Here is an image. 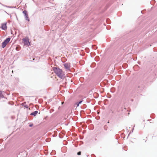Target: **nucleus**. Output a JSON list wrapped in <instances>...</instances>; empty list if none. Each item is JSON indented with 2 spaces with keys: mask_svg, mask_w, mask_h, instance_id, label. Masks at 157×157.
<instances>
[{
  "mask_svg": "<svg viewBox=\"0 0 157 157\" xmlns=\"http://www.w3.org/2000/svg\"><path fill=\"white\" fill-rule=\"evenodd\" d=\"M131 101H133V100L132 99H131Z\"/></svg>",
  "mask_w": 157,
  "mask_h": 157,
  "instance_id": "nucleus-25",
  "label": "nucleus"
},
{
  "mask_svg": "<svg viewBox=\"0 0 157 157\" xmlns=\"http://www.w3.org/2000/svg\"><path fill=\"white\" fill-rule=\"evenodd\" d=\"M134 92H133V91H132L131 93L130 94V97H132L134 96V95L133 94H132V93H133Z\"/></svg>",
  "mask_w": 157,
  "mask_h": 157,
  "instance_id": "nucleus-14",
  "label": "nucleus"
},
{
  "mask_svg": "<svg viewBox=\"0 0 157 157\" xmlns=\"http://www.w3.org/2000/svg\"><path fill=\"white\" fill-rule=\"evenodd\" d=\"M141 13H142V11H141Z\"/></svg>",
  "mask_w": 157,
  "mask_h": 157,
  "instance_id": "nucleus-29",
  "label": "nucleus"
},
{
  "mask_svg": "<svg viewBox=\"0 0 157 157\" xmlns=\"http://www.w3.org/2000/svg\"><path fill=\"white\" fill-rule=\"evenodd\" d=\"M155 115L154 114H152L151 115V118H154V116Z\"/></svg>",
  "mask_w": 157,
  "mask_h": 157,
  "instance_id": "nucleus-17",
  "label": "nucleus"
},
{
  "mask_svg": "<svg viewBox=\"0 0 157 157\" xmlns=\"http://www.w3.org/2000/svg\"><path fill=\"white\" fill-rule=\"evenodd\" d=\"M8 104H9V105H13V103L12 102V103H11L10 102H8Z\"/></svg>",
  "mask_w": 157,
  "mask_h": 157,
  "instance_id": "nucleus-18",
  "label": "nucleus"
},
{
  "mask_svg": "<svg viewBox=\"0 0 157 157\" xmlns=\"http://www.w3.org/2000/svg\"><path fill=\"white\" fill-rule=\"evenodd\" d=\"M81 151H79L77 153V154L78 155H81Z\"/></svg>",
  "mask_w": 157,
  "mask_h": 157,
  "instance_id": "nucleus-15",
  "label": "nucleus"
},
{
  "mask_svg": "<svg viewBox=\"0 0 157 157\" xmlns=\"http://www.w3.org/2000/svg\"><path fill=\"white\" fill-rule=\"evenodd\" d=\"M47 117H45V119H46V118H47Z\"/></svg>",
  "mask_w": 157,
  "mask_h": 157,
  "instance_id": "nucleus-27",
  "label": "nucleus"
},
{
  "mask_svg": "<svg viewBox=\"0 0 157 157\" xmlns=\"http://www.w3.org/2000/svg\"><path fill=\"white\" fill-rule=\"evenodd\" d=\"M25 104L26 102H24V103H21V105L24 106V107L27 109H28L29 108V106L27 105H26Z\"/></svg>",
  "mask_w": 157,
  "mask_h": 157,
  "instance_id": "nucleus-9",
  "label": "nucleus"
},
{
  "mask_svg": "<svg viewBox=\"0 0 157 157\" xmlns=\"http://www.w3.org/2000/svg\"><path fill=\"white\" fill-rule=\"evenodd\" d=\"M64 66L65 68L67 70H70V67L68 64L67 63H66L64 64Z\"/></svg>",
  "mask_w": 157,
  "mask_h": 157,
  "instance_id": "nucleus-6",
  "label": "nucleus"
},
{
  "mask_svg": "<svg viewBox=\"0 0 157 157\" xmlns=\"http://www.w3.org/2000/svg\"><path fill=\"white\" fill-rule=\"evenodd\" d=\"M130 134V132L129 133V134H128V137L129 136V135Z\"/></svg>",
  "mask_w": 157,
  "mask_h": 157,
  "instance_id": "nucleus-24",
  "label": "nucleus"
},
{
  "mask_svg": "<svg viewBox=\"0 0 157 157\" xmlns=\"http://www.w3.org/2000/svg\"><path fill=\"white\" fill-rule=\"evenodd\" d=\"M121 109L122 111H123L124 110H126V109L125 108H123V107H121Z\"/></svg>",
  "mask_w": 157,
  "mask_h": 157,
  "instance_id": "nucleus-16",
  "label": "nucleus"
},
{
  "mask_svg": "<svg viewBox=\"0 0 157 157\" xmlns=\"http://www.w3.org/2000/svg\"><path fill=\"white\" fill-rule=\"evenodd\" d=\"M33 124H30L29 125V127H32L33 126Z\"/></svg>",
  "mask_w": 157,
  "mask_h": 157,
  "instance_id": "nucleus-20",
  "label": "nucleus"
},
{
  "mask_svg": "<svg viewBox=\"0 0 157 157\" xmlns=\"http://www.w3.org/2000/svg\"><path fill=\"white\" fill-rule=\"evenodd\" d=\"M95 140H96V139H95Z\"/></svg>",
  "mask_w": 157,
  "mask_h": 157,
  "instance_id": "nucleus-30",
  "label": "nucleus"
},
{
  "mask_svg": "<svg viewBox=\"0 0 157 157\" xmlns=\"http://www.w3.org/2000/svg\"><path fill=\"white\" fill-rule=\"evenodd\" d=\"M143 89L144 86L143 85L138 86L137 90H139L140 92Z\"/></svg>",
  "mask_w": 157,
  "mask_h": 157,
  "instance_id": "nucleus-7",
  "label": "nucleus"
},
{
  "mask_svg": "<svg viewBox=\"0 0 157 157\" xmlns=\"http://www.w3.org/2000/svg\"><path fill=\"white\" fill-rule=\"evenodd\" d=\"M83 106L84 107V108H86V105L85 104L83 105Z\"/></svg>",
  "mask_w": 157,
  "mask_h": 157,
  "instance_id": "nucleus-23",
  "label": "nucleus"
},
{
  "mask_svg": "<svg viewBox=\"0 0 157 157\" xmlns=\"http://www.w3.org/2000/svg\"><path fill=\"white\" fill-rule=\"evenodd\" d=\"M52 69L55 73L59 78L63 79L64 78L65 74L61 69L57 67H53Z\"/></svg>",
  "mask_w": 157,
  "mask_h": 157,
  "instance_id": "nucleus-1",
  "label": "nucleus"
},
{
  "mask_svg": "<svg viewBox=\"0 0 157 157\" xmlns=\"http://www.w3.org/2000/svg\"><path fill=\"white\" fill-rule=\"evenodd\" d=\"M106 22L108 24H110V20L109 19H107L106 20Z\"/></svg>",
  "mask_w": 157,
  "mask_h": 157,
  "instance_id": "nucleus-13",
  "label": "nucleus"
},
{
  "mask_svg": "<svg viewBox=\"0 0 157 157\" xmlns=\"http://www.w3.org/2000/svg\"><path fill=\"white\" fill-rule=\"evenodd\" d=\"M92 48L94 49L95 50H96L97 48V47L95 45H92Z\"/></svg>",
  "mask_w": 157,
  "mask_h": 157,
  "instance_id": "nucleus-12",
  "label": "nucleus"
},
{
  "mask_svg": "<svg viewBox=\"0 0 157 157\" xmlns=\"http://www.w3.org/2000/svg\"><path fill=\"white\" fill-rule=\"evenodd\" d=\"M60 137V138H62V137Z\"/></svg>",
  "mask_w": 157,
  "mask_h": 157,
  "instance_id": "nucleus-28",
  "label": "nucleus"
},
{
  "mask_svg": "<svg viewBox=\"0 0 157 157\" xmlns=\"http://www.w3.org/2000/svg\"><path fill=\"white\" fill-rule=\"evenodd\" d=\"M16 50L17 51H19V49L17 48V47H16Z\"/></svg>",
  "mask_w": 157,
  "mask_h": 157,
  "instance_id": "nucleus-22",
  "label": "nucleus"
},
{
  "mask_svg": "<svg viewBox=\"0 0 157 157\" xmlns=\"http://www.w3.org/2000/svg\"><path fill=\"white\" fill-rule=\"evenodd\" d=\"M91 157H95V155L94 154H92L91 155Z\"/></svg>",
  "mask_w": 157,
  "mask_h": 157,
  "instance_id": "nucleus-19",
  "label": "nucleus"
},
{
  "mask_svg": "<svg viewBox=\"0 0 157 157\" xmlns=\"http://www.w3.org/2000/svg\"><path fill=\"white\" fill-rule=\"evenodd\" d=\"M3 92L1 90H0V98H5L3 94L2 93Z\"/></svg>",
  "mask_w": 157,
  "mask_h": 157,
  "instance_id": "nucleus-11",
  "label": "nucleus"
},
{
  "mask_svg": "<svg viewBox=\"0 0 157 157\" xmlns=\"http://www.w3.org/2000/svg\"><path fill=\"white\" fill-rule=\"evenodd\" d=\"M82 101H83L82 100H81V101H79L78 102H76L75 103V105H76V107H77L79 106V104H81L82 103Z\"/></svg>",
  "mask_w": 157,
  "mask_h": 157,
  "instance_id": "nucleus-10",
  "label": "nucleus"
},
{
  "mask_svg": "<svg viewBox=\"0 0 157 157\" xmlns=\"http://www.w3.org/2000/svg\"><path fill=\"white\" fill-rule=\"evenodd\" d=\"M38 113V111H35L32 113H31L30 114V115H33L34 116H35L37 113Z\"/></svg>",
  "mask_w": 157,
  "mask_h": 157,
  "instance_id": "nucleus-8",
  "label": "nucleus"
},
{
  "mask_svg": "<svg viewBox=\"0 0 157 157\" xmlns=\"http://www.w3.org/2000/svg\"><path fill=\"white\" fill-rule=\"evenodd\" d=\"M10 37H8L5 40L2 44V48H4L10 42Z\"/></svg>",
  "mask_w": 157,
  "mask_h": 157,
  "instance_id": "nucleus-2",
  "label": "nucleus"
},
{
  "mask_svg": "<svg viewBox=\"0 0 157 157\" xmlns=\"http://www.w3.org/2000/svg\"><path fill=\"white\" fill-rule=\"evenodd\" d=\"M133 129H134L133 128V129H132V132H133Z\"/></svg>",
  "mask_w": 157,
  "mask_h": 157,
  "instance_id": "nucleus-26",
  "label": "nucleus"
},
{
  "mask_svg": "<svg viewBox=\"0 0 157 157\" xmlns=\"http://www.w3.org/2000/svg\"><path fill=\"white\" fill-rule=\"evenodd\" d=\"M23 13L24 14L25 16V19L26 20L29 21H30V19L28 16V13L27 11L26 10H24L23 11Z\"/></svg>",
  "mask_w": 157,
  "mask_h": 157,
  "instance_id": "nucleus-3",
  "label": "nucleus"
},
{
  "mask_svg": "<svg viewBox=\"0 0 157 157\" xmlns=\"http://www.w3.org/2000/svg\"><path fill=\"white\" fill-rule=\"evenodd\" d=\"M22 40L25 45H27L28 46L30 45V43L28 39L25 38L23 39Z\"/></svg>",
  "mask_w": 157,
  "mask_h": 157,
  "instance_id": "nucleus-5",
  "label": "nucleus"
},
{
  "mask_svg": "<svg viewBox=\"0 0 157 157\" xmlns=\"http://www.w3.org/2000/svg\"><path fill=\"white\" fill-rule=\"evenodd\" d=\"M8 7L9 8H16V7H13V6H9Z\"/></svg>",
  "mask_w": 157,
  "mask_h": 157,
  "instance_id": "nucleus-21",
  "label": "nucleus"
},
{
  "mask_svg": "<svg viewBox=\"0 0 157 157\" xmlns=\"http://www.w3.org/2000/svg\"><path fill=\"white\" fill-rule=\"evenodd\" d=\"M6 22L2 24L1 28L2 29L4 30H6V29H7V27L6 26Z\"/></svg>",
  "mask_w": 157,
  "mask_h": 157,
  "instance_id": "nucleus-4",
  "label": "nucleus"
}]
</instances>
